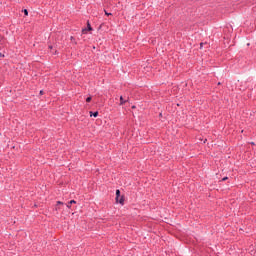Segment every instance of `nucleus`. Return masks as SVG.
I'll list each match as a JSON object with an SVG mask.
<instances>
[{
	"mask_svg": "<svg viewBox=\"0 0 256 256\" xmlns=\"http://www.w3.org/2000/svg\"><path fill=\"white\" fill-rule=\"evenodd\" d=\"M85 31H93V27L89 22L87 23V28L82 29V33H85Z\"/></svg>",
	"mask_w": 256,
	"mask_h": 256,
	"instance_id": "f257e3e1",
	"label": "nucleus"
},
{
	"mask_svg": "<svg viewBox=\"0 0 256 256\" xmlns=\"http://www.w3.org/2000/svg\"><path fill=\"white\" fill-rule=\"evenodd\" d=\"M116 202L120 203V205H123V203H125V199L123 198V196H120L119 198H116Z\"/></svg>",
	"mask_w": 256,
	"mask_h": 256,
	"instance_id": "f03ea898",
	"label": "nucleus"
},
{
	"mask_svg": "<svg viewBox=\"0 0 256 256\" xmlns=\"http://www.w3.org/2000/svg\"><path fill=\"white\" fill-rule=\"evenodd\" d=\"M75 203H77V201H75V200H70V201L66 204V207H67L68 209H71V205H75Z\"/></svg>",
	"mask_w": 256,
	"mask_h": 256,
	"instance_id": "7ed1b4c3",
	"label": "nucleus"
},
{
	"mask_svg": "<svg viewBox=\"0 0 256 256\" xmlns=\"http://www.w3.org/2000/svg\"><path fill=\"white\" fill-rule=\"evenodd\" d=\"M90 117H99V112L98 111H90Z\"/></svg>",
	"mask_w": 256,
	"mask_h": 256,
	"instance_id": "20e7f679",
	"label": "nucleus"
},
{
	"mask_svg": "<svg viewBox=\"0 0 256 256\" xmlns=\"http://www.w3.org/2000/svg\"><path fill=\"white\" fill-rule=\"evenodd\" d=\"M127 101H129V100H125V98H123V96H120V105H125V103H127Z\"/></svg>",
	"mask_w": 256,
	"mask_h": 256,
	"instance_id": "39448f33",
	"label": "nucleus"
},
{
	"mask_svg": "<svg viewBox=\"0 0 256 256\" xmlns=\"http://www.w3.org/2000/svg\"><path fill=\"white\" fill-rule=\"evenodd\" d=\"M59 205H64V203L63 202H61V201H57L56 202V211H59Z\"/></svg>",
	"mask_w": 256,
	"mask_h": 256,
	"instance_id": "423d86ee",
	"label": "nucleus"
},
{
	"mask_svg": "<svg viewBox=\"0 0 256 256\" xmlns=\"http://www.w3.org/2000/svg\"><path fill=\"white\" fill-rule=\"evenodd\" d=\"M121 197V190L117 189L116 190V199H119Z\"/></svg>",
	"mask_w": 256,
	"mask_h": 256,
	"instance_id": "0eeeda50",
	"label": "nucleus"
},
{
	"mask_svg": "<svg viewBox=\"0 0 256 256\" xmlns=\"http://www.w3.org/2000/svg\"><path fill=\"white\" fill-rule=\"evenodd\" d=\"M70 41L71 43H74V45H77V40H75V37L71 36Z\"/></svg>",
	"mask_w": 256,
	"mask_h": 256,
	"instance_id": "6e6552de",
	"label": "nucleus"
},
{
	"mask_svg": "<svg viewBox=\"0 0 256 256\" xmlns=\"http://www.w3.org/2000/svg\"><path fill=\"white\" fill-rule=\"evenodd\" d=\"M23 13H24V15L27 17V15H29V10L24 9V10H23Z\"/></svg>",
	"mask_w": 256,
	"mask_h": 256,
	"instance_id": "1a4fd4ad",
	"label": "nucleus"
},
{
	"mask_svg": "<svg viewBox=\"0 0 256 256\" xmlns=\"http://www.w3.org/2000/svg\"><path fill=\"white\" fill-rule=\"evenodd\" d=\"M91 99H92L91 96L87 97L86 98V103H91Z\"/></svg>",
	"mask_w": 256,
	"mask_h": 256,
	"instance_id": "9d476101",
	"label": "nucleus"
},
{
	"mask_svg": "<svg viewBox=\"0 0 256 256\" xmlns=\"http://www.w3.org/2000/svg\"><path fill=\"white\" fill-rule=\"evenodd\" d=\"M105 15H107V17H109V16H111V15H113L112 13H109V12H107L106 10H105Z\"/></svg>",
	"mask_w": 256,
	"mask_h": 256,
	"instance_id": "9b49d317",
	"label": "nucleus"
},
{
	"mask_svg": "<svg viewBox=\"0 0 256 256\" xmlns=\"http://www.w3.org/2000/svg\"><path fill=\"white\" fill-rule=\"evenodd\" d=\"M227 179H229L228 177H224L222 178V181H227Z\"/></svg>",
	"mask_w": 256,
	"mask_h": 256,
	"instance_id": "f8f14e48",
	"label": "nucleus"
},
{
	"mask_svg": "<svg viewBox=\"0 0 256 256\" xmlns=\"http://www.w3.org/2000/svg\"><path fill=\"white\" fill-rule=\"evenodd\" d=\"M0 57H5V54L0 52Z\"/></svg>",
	"mask_w": 256,
	"mask_h": 256,
	"instance_id": "ddd939ff",
	"label": "nucleus"
},
{
	"mask_svg": "<svg viewBox=\"0 0 256 256\" xmlns=\"http://www.w3.org/2000/svg\"><path fill=\"white\" fill-rule=\"evenodd\" d=\"M40 95H43V90H40Z\"/></svg>",
	"mask_w": 256,
	"mask_h": 256,
	"instance_id": "4468645a",
	"label": "nucleus"
},
{
	"mask_svg": "<svg viewBox=\"0 0 256 256\" xmlns=\"http://www.w3.org/2000/svg\"><path fill=\"white\" fill-rule=\"evenodd\" d=\"M49 49H53V46H49Z\"/></svg>",
	"mask_w": 256,
	"mask_h": 256,
	"instance_id": "2eb2a0df",
	"label": "nucleus"
},
{
	"mask_svg": "<svg viewBox=\"0 0 256 256\" xmlns=\"http://www.w3.org/2000/svg\"><path fill=\"white\" fill-rule=\"evenodd\" d=\"M251 145H255V142H251Z\"/></svg>",
	"mask_w": 256,
	"mask_h": 256,
	"instance_id": "dca6fc26",
	"label": "nucleus"
}]
</instances>
